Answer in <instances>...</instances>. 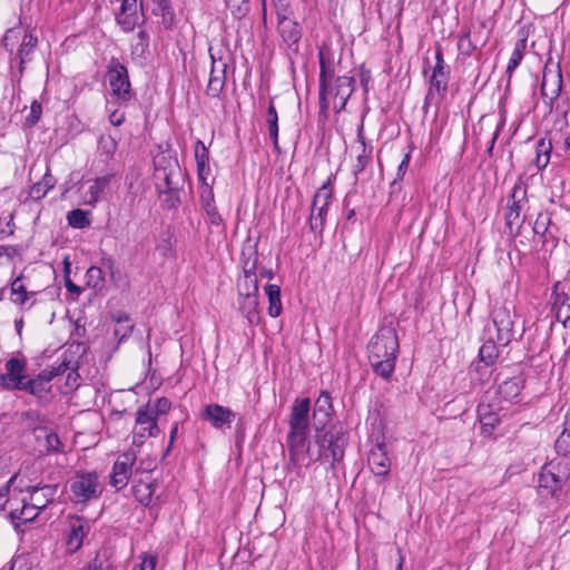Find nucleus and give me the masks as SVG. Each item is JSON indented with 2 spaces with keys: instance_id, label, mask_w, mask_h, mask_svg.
I'll return each instance as SVG.
<instances>
[{
  "instance_id": "1",
  "label": "nucleus",
  "mask_w": 570,
  "mask_h": 570,
  "mask_svg": "<svg viewBox=\"0 0 570 570\" xmlns=\"http://www.w3.org/2000/svg\"><path fill=\"white\" fill-rule=\"evenodd\" d=\"M309 411L311 400L308 397L296 399L291 407L287 448L289 462L297 468L308 465L309 463V461H307L309 453V444L307 441L309 433Z\"/></svg>"
},
{
  "instance_id": "2",
  "label": "nucleus",
  "mask_w": 570,
  "mask_h": 570,
  "mask_svg": "<svg viewBox=\"0 0 570 570\" xmlns=\"http://www.w3.org/2000/svg\"><path fill=\"white\" fill-rule=\"evenodd\" d=\"M399 346L396 331L390 326L380 328L368 343L371 367L385 381H390L395 371Z\"/></svg>"
},
{
  "instance_id": "3",
  "label": "nucleus",
  "mask_w": 570,
  "mask_h": 570,
  "mask_svg": "<svg viewBox=\"0 0 570 570\" xmlns=\"http://www.w3.org/2000/svg\"><path fill=\"white\" fill-rule=\"evenodd\" d=\"M70 501L75 504L87 505L98 500L104 491L99 475L96 471H76L69 482Z\"/></svg>"
},
{
  "instance_id": "4",
  "label": "nucleus",
  "mask_w": 570,
  "mask_h": 570,
  "mask_svg": "<svg viewBox=\"0 0 570 570\" xmlns=\"http://www.w3.org/2000/svg\"><path fill=\"white\" fill-rule=\"evenodd\" d=\"M18 478V474L12 475L9 481L0 488V509L9 505V514L13 522L28 523L33 521L42 511L31 504L30 498L23 497L20 500L21 507H18V500L9 498L10 485Z\"/></svg>"
},
{
  "instance_id": "5",
  "label": "nucleus",
  "mask_w": 570,
  "mask_h": 570,
  "mask_svg": "<svg viewBox=\"0 0 570 570\" xmlns=\"http://www.w3.org/2000/svg\"><path fill=\"white\" fill-rule=\"evenodd\" d=\"M107 78L111 88V95L119 105L126 106L135 98L128 69L117 58L110 59L107 68Z\"/></svg>"
},
{
  "instance_id": "6",
  "label": "nucleus",
  "mask_w": 570,
  "mask_h": 570,
  "mask_svg": "<svg viewBox=\"0 0 570 570\" xmlns=\"http://www.w3.org/2000/svg\"><path fill=\"white\" fill-rule=\"evenodd\" d=\"M333 200V188L331 178H328L315 193L311 206L308 218L309 229L313 233L322 235L328 212V206Z\"/></svg>"
},
{
  "instance_id": "7",
  "label": "nucleus",
  "mask_w": 570,
  "mask_h": 570,
  "mask_svg": "<svg viewBox=\"0 0 570 570\" xmlns=\"http://www.w3.org/2000/svg\"><path fill=\"white\" fill-rule=\"evenodd\" d=\"M570 476L568 463H549L541 469L539 474V489L552 498H559L562 487Z\"/></svg>"
},
{
  "instance_id": "8",
  "label": "nucleus",
  "mask_w": 570,
  "mask_h": 570,
  "mask_svg": "<svg viewBox=\"0 0 570 570\" xmlns=\"http://www.w3.org/2000/svg\"><path fill=\"white\" fill-rule=\"evenodd\" d=\"M450 72V66L445 63L442 48L438 45L435 47V65L429 78L430 88L425 97V104L429 99H433L435 95H438L440 99L446 96Z\"/></svg>"
},
{
  "instance_id": "9",
  "label": "nucleus",
  "mask_w": 570,
  "mask_h": 570,
  "mask_svg": "<svg viewBox=\"0 0 570 570\" xmlns=\"http://www.w3.org/2000/svg\"><path fill=\"white\" fill-rule=\"evenodd\" d=\"M562 83L563 80L560 62L554 65L552 58L550 57L543 68L541 82V95L542 97L549 99L547 104L549 105L550 109H552L553 102L559 98L561 94Z\"/></svg>"
},
{
  "instance_id": "10",
  "label": "nucleus",
  "mask_w": 570,
  "mask_h": 570,
  "mask_svg": "<svg viewBox=\"0 0 570 570\" xmlns=\"http://www.w3.org/2000/svg\"><path fill=\"white\" fill-rule=\"evenodd\" d=\"M209 56L212 59V70L206 94L212 98H218L225 88L226 71L232 58L228 53L226 57L217 55L213 48H209Z\"/></svg>"
},
{
  "instance_id": "11",
  "label": "nucleus",
  "mask_w": 570,
  "mask_h": 570,
  "mask_svg": "<svg viewBox=\"0 0 570 570\" xmlns=\"http://www.w3.org/2000/svg\"><path fill=\"white\" fill-rule=\"evenodd\" d=\"M92 524V520L82 515H69L67 518L66 547L69 553L72 554L80 550Z\"/></svg>"
},
{
  "instance_id": "12",
  "label": "nucleus",
  "mask_w": 570,
  "mask_h": 570,
  "mask_svg": "<svg viewBox=\"0 0 570 570\" xmlns=\"http://www.w3.org/2000/svg\"><path fill=\"white\" fill-rule=\"evenodd\" d=\"M346 442L347 440L344 433L333 431L325 432L318 441L321 456H324L327 461L331 460V465L334 468L335 464L340 463L344 458Z\"/></svg>"
},
{
  "instance_id": "13",
  "label": "nucleus",
  "mask_w": 570,
  "mask_h": 570,
  "mask_svg": "<svg viewBox=\"0 0 570 570\" xmlns=\"http://www.w3.org/2000/svg\"><path fill=\"white\" fill-rule=\"evenodd\" d=\"M355 90V79L348 76H338L334 79V82L328 85L326 90V99L332 97L333 108L336 112H341L345 109V106Z\"/></svg>"
},
{
  "instance_id": "14",
  "label": "nucleus",
  "mask_w": 570,
  "mask_h": 570,
  "mask_svg": "<svg viewBox=\"0 0 570 570\" xmlns=\"http://www.w3.org/2000/svg\"><path fill=\"white\" fill-rule=\"evenodd\" d=\"M515 313L507 306L497 307L492 313V321L497 328V341L507 346L514 338Z\"/></svg>"
},
{
  "instance_id": "15",
  "label": "nucleus",
  "mask_w": 570,
  "mask_h": 570,
  "mask_svg": "<svg viewBox=\"0 0 570 570\" xmlns=\"http://www.w3.org/2000/svg\"><path fill=\"white\" fill-rule=\"evenodd\" d=\"M4 366L6 373L0 375V385L7 391H18L28 376L26 358L11 357Z\"/></svg>"
},
{
  "instance_id": "16",
  "label": "nucleus",
  "mask_w": 570,
  "mask_h": 570,
  "mask_svg": "<svg viewBox=\"0 0 570 570\" xmlns=\"http://www.w3.org/2000/svg\"><path fill=\"white\" fill-rule=\"evenodd\" d=\"M144 3L140 0H121L120 11L116 16L117 23L125 32L132 31L144 21Z\"/></svg>"
},
{
  "instance_id": "17",
  "label": "nucleus",
  "mask_w": 570,
  "mask_h": 570,
  "mask_svg": "<svg viewBox=\"0 0 570 570\" xmlns=\"http://www.w3.org/2000/svg\"><path fill=\"white\" fill-rule=\"evenodd\" d=\"M318 61H320V96H318V105L320 112L326 115L330 108V101L326 99V90H328V85L334 82L335 77V66L334 62L326 59L325 51L320 49L318 51Z\"/></svg>"
},
{
  "instance_id": "18",
  "label": "nucleus",
  "mask_w": 570,
  "mask_h": 570,
  "mask_svg": "<svg viewBox=\"0 0 570 570\" xmlns=\"http://www.w3.org/2000/svg\"><path fill=\"white\" fill-rule=\"evenodd\" d=\"M24 491L28 494V498H30L31 504L45 510L56 500L59 491V483L45 482L41 480L38 483L26 485Z\"/></svg>"
},
{
  "instance_id": "19",
  "label": "nucleus",
  "mask_w": 570,
  "mask_h": 570,
  "mask_svg": "<svg viewBox=\"0 0 570 570\" xmlns=\"http://www.w3.org/2000/svg\"><path fill=\"white\" fill-rule=\"evenodd\" d=\"M135 461L136 453L134 451H127L119 455L114 463L110 484L117 490H120L128 484Z\"/></svg>"
},
{
  "instance_id": "20",
  "label": "nucleus",
  "mask_w": 570,
  "mask_h": 570,
  "mask_svg": "<svg viewBox=\"0 0 570 570\" xmlns=\"http://www.w3.org/2000/svg\"><path fill=\"white\" fill-rule=\"evenodd\" d=\"M483 29L484 27L480 26L469 29L459 36L458 50L460 55L470 57L476 49L482 48L487 43L488 37L482 35Z\"/></svg>"
},
{
  "instance_id": "21",
  "label": "nucleus",
  "mask_w": 570,
  "mask_h": 570,
  "mask_svg": "<svg viewBox=\"0 0 570 570\" xmlns=\"http://www.w3.org/2000/svg\"><path fill=\"white\" fill-rule=\"evenodd\" d=\"M235 416V413L229 407L216 403L207 404L202 414V417L205 421H208L215 429H222L225 425H229L234 421Z\"/></svg>"
},
{
  "instance_id": "22",
  "label": "nucleus",
  "mask_w": 570,
  "mask_h": 570,
  "mask_svg": "<svg viewBox=\"0 0 570 570\" xmlns=\"http://www.w3.org/2000/svg\"><path fill=\"white\" fill-rule=\"evenodd\" d=\"M277 30L289 49L294 52L298 50V42L302 38V29L299 24L289 17L277 19Z\"/></svg>"
},
{
  "instance_id": "23",
  "label": "nucleus",
  "mask_w": 570,
  "mask_h": 570,
  "mask_svg": "<svg viewBox=\"0 0 570 570\" xmlns=\"http://www.w3.org/2000/svg\"><path fill=\"white\" fill-rule=\"evenodd\" d=\"M332 414L333 404L331 394L327 391H321L313 410V419L316 430H323L330 422Z\"/></svg>"
},
{
  "instance_id": "24",
  "label": "nucleus",
  "mask_w": 570,
  "mask_h": 570,
  "mask_svg": "<svg viewBox=\"0 0 570 570\" xmlns=\"http://www.w3.org/2000/svg\"><path fill=\"white\" fill-rule=\"evenodd\" d=\"M179 170V165L176 160L174 163H169L167 167L156 166L155 176L157 179H163L165 184L164 189H161L159 185L157 186L160 195H174L179 190L178 183L176 181Z\"/></svg>"
},
{
  "instance_id": "25",
  "label": "nucleus",
  "mask_w": 570,
  "mask_h": 570,
  "mask_svg": "<svg viewBox=\"0 0 570 570\" xmlns=\"http://www.w3.org/2000/svg\"><path fill=\"white\" fill-rule=\"evenodd\" d=\"M525 380L522 376L505 380L499 385L497 394L508 403H519L521 401L520 395Z\"/></svg>"
},
{
  "instance_id": "26",
  "label": "nucleus",
  "mask_w": 570,
  "mask_h": 570,
  "mask_svg": "<svg viewBox=\"0 0 570 570\" xmlns=\"http://www.w3.org/2000/svg\"><path fill=\"white\" fill-rule=\"evenodd\" d=\"M368 465L375 475L386 476L390 473L391 462L384 444H377L370 451Z\"/></svg>"
},
{
  "instance_id": "27",
  "label": "nucleus",
  "mask_w": 570,
  "mask_h": 570,
  "mask_svg": "<svg viewBox=\"0 0 570 570\" xmlns=\"http://www.w3.org/2000/svg\"><path fill=\"white\" fill-rule=\"evenodd\" d=\"M154 3L153 14L159 17L158 23L165 29L170 30L175 24L176 14L171 6V0H151Z\"/></svg>"
},
{
  "instance_id": "28",
  "label": "nucleus",
  "mask_w": 570,
  "mask_h": 570,
  "mask_svg": "<svg viewBox=\"0 0 570 570\" xmlns=\"http://www.w3.org/2000/svg\"><path fill=\"white\" fill-rule=\"evenodd\" d=\"M194 156L197 165L198 179L205 183L210 175L209 151L200 139H197L195 142Z\"/></svg>"
},
{
  "instance_id": "29",
  "label": "nucleus",
  "mask_w": 570,
  "mask_h": 570,
  "mask_svg": "<svg viewBox=\"0 0 570 570\" xmlns=\"http://www.w3.org/2000/svg\"><path fill=\"white\" fill-rule=\"evenodd\" d=\"M157 417L151 409V403L138 407L136 412V425H148V434L150 438H157L160 434V429L157 424Z\"/></svg>"
},
{
  "instance_id": "30",
  "label": "nucleus",
  "mask_w": 570,
  "mask_h": 570,
  "mask_svg": "<svg viewBox=\"0 0 570 570\" xmlns=\"http://www.w3.org/2000/svg\"><path fill=\"white\" fill-rule=\"evenodd\" d=\"M258 295L239 296V311L246 317L249 325H258L261 322Z\"/></svg>"
},
{
  "instance_id": "31",
  "label": "nucleus",
  "mask_w": 570,
  "mask_h": 570,
  "mask_svg": "<svg viewBox=\"0 0 570 570\" xmlns=\"http://www.w3.org/2000/svg\"><path fill=\"white\" fill-rule=\"evenodd\" d=\"M37 45L38 38L31 32H26L16 56L11 59V61L19 59L20 73L23 72L24 63L29 61L30 53L36 49Z\"/></svg>"
},
{
  "instance_id": "32",
  "label": "nucleus",
  "mask_w": 570,
  "mask_h": 570,
  "mask_svg": "<svg viewBox=\"0 0 570 570\" xmlns=\"http://www.w3.org/2000/svg\"><path fill=\"white\" fill-rule=\"evenodd\" d=\"M478 415L482 434L490 436L495 426L500 423L499 415L492 412L491 406L487 404H480L478 406Z\"/></svg>"
},
{
  "instance_id": "33",
  "label": "nucleus",
  "mask_w": 570,
  "mask_h": 570,
  "mask_svg": "<svg viewBox=\"0 0 570 570\" xmlns=\"http://www.w3.org/2000/svg\"><path fill=\"white\" fill-rule=\"evenodd\" d=\"M552 153V141L550 138L541 137L535 142V157H534V166L538 171H542L547 168L550 163V157Z\"/></svg>"
},
{
  "instance_id": "34",
  "label": "nucleus",
  "mask_w": 570,
  "mask_h": 570,
  "mask_svg": "<svg viewBox=\"0 0 570 570\" xmlns=\"http://www.w3.org/2000/svg\"><path fill=\"white\" fill-rule=\"evenodd\" d=\"M57 180L51 175L50 168L47 170L40 181L35 183L29 191V197L33 200H40L56 186Z\"/></svg>"
},
{
  "instance_id": "35",
  "label": "nucleus",
  "mask_w": 570,
  "mask_h": 570,
  "mask_svg": "<svg viewBox=\"0 0 570 570\" xmlns=\"http://www.w3.org/2000/svg\"><path fill=\"white\" fill-rule=\"evenodd\" d=\"M357 140L361 144V151L356 157V163H355L354 169H353L354 175L356 177L367 167V165L370 164V161L372 159V153H373V147L367 146V144L365 142V137L363 135L362 127L358 129Z\"/></svg>"
},
{
  "instance_id": "36",
  "label": "nucleus",
  "mask_w": 570,
  "mask_h": 570,
  "mask_svg": "<svg viewBox=\"0 0 570 570\" xmlns=\"http://www.w3.org/2000/svg\"><path fill=\"white\" fill-rule=\"evenodd\" d=\"M499 357V348L492 338L487 340L479 350V361L473 365L479 371V364L483 363L484 366H492Z\"/></svg>"
},
{
  "instance_id": "37",
  "label": "nucleus",
  "mask_w": 570,
  "mask_h": 570,
  "mask_svg": "<svg viewBox=\"0 0 570 570\" xmlns=\"http://www.w3.org/2000/svg\"><path fill=\"white\" fill-rule=\"evenodd\" d=\"M265 294L268 297V315L277 317L281 315L283 306L281 302V287L275 284L265 286Z\"/></svg>"
},
{
  "instance_id": "38",
  "label": "nucleus",
  "mask_w": 570,
  "mask_h": 570,
  "mask_svg": "<svg viewBox=\"0 0 570 570\" xmlns=\"http://www.w3.org/2000/svg\"><path fill=\"white\" fill-rule=\"evenodd\" d=\"M155 489L156 484L154 482L139 481L132 485V494L141 505L148 507L153 500Z\"/></svg>"
},
{
  "instance_id": "39",
  "label": "nucleus",
  "mask_w": 570,
  "mask_h": 570,
  "mask_svg": "<svg viewBox=\"0 0 570 570\" xmlns=\"http://www.w3.org/2000/svg\"><path fill=\"white\" fill-rule=\"evenodd\" d=\"M266 122L268 125L269 137L273 141L274 149L279 151L278 145V114L273 99L269 100L266 112Z\"/></svg>"
},
{
  "instance_id": "40",
  "label": "nucleus",
  "mask_w": 570,
  "mask_h": 570,
  "mask_svg": "<svg viewBox=\"0 0 570 570\" xmlns=\"http://www.w3.org/2000/svg\"><path fill=\"white\" fill-rule=\"evenodd\" d=\"M18 391L27 392L39 400L45 399L50 392V386L45 385L41 381H38L36 376L29 377L24 380L22 385Z\"/></svg>"
},
{
  "instance_id": "41",
  "label": "nucleus",
  "mask_w": 570,
  "mask_h": 570,
  "mask_svg": "<svg viewBox=\"0 0 570 570\" xmlns=\"http://www.w3.org/2000/svg\"><path fill=\"white\" fill-rule=\"evenodd\" d=\"M10 294L11 302L19 306H23L28 302L29 297L33 295V293H30L26 289V286L22 284L21 275L11 282Z\"/></svg>"
},
{
  "instance_id": "42",
  "label": "nucleus",
  "mask_w": 570,
  "mask_h": 570,
  "mask_svg": "<svg viewBox=\"0 0 570 570\" xmlns=\"http://www.w3.org/2000/svg\"><path fill=\"white\" fill-rule=\"evenodd\" d=\"M527 47V39H520L515 42L511 57L509 59L505 73L508 75V85L510 83L513 71L521 63Z\"/></svg>"
},
{
  "instance_id": "43",
  "label": "nucleus",
  "mask_w": 570,
  "mask_h": 570,
  "mask_svg": "<svg viewBox=\"0 0 570 570\" xmlns=\"http://www.w3.org/2000/svg\"><path fill=\"white\" fill-rule=\"evenodd\" d=\"M524 203L520 200H511L508 205V210L505 214V226L509 228L510 233L513 232V226L520 228L523 219H520V214L523 208Z\"/></svg>"
},
{
  "instance_id": "44",
  "label": "nucleus",
  "mask_w": 570,
  "mask_h": 570,
  "mask_svg": "<svg viewBox=\"0 0 570 570\" xmlns=\"http://www.w3.org/2000/svg\"><path fill=\"white\" fill-rule=\"evenodd\" d=\"M70 368V362L63 360L59 365L51 366L42 370L36 377L41 381L45 385L48 384L57 376L65 374Z\"/></svg>"
},
{
  "instance_id": "45",
  "label": "nucleus",
  "mask_w": 570,
  "mask_h": 570,
  "mask_svg": "<svg viewBox=\"0 0 570 570\" xmlns=\"http://www.w3.org/2000/svg\"><path fill=\"white\" fill-rule=\"evenodd\" d=\"M237 289L239 296L258 295L257 276L243 275L238 278Z\"/></svg>"
},
{
  "instance_id": "46",
  "label": "nucleus",
  "mask_w": 570,
  "mask_h": 570,
  "mask_svg": "<svg viewBox=\"0 0 570 570\" xmlns=\"http://www.w3.org/2000/svg\"><path fill=\"white\" fill-rule=\"evenodd\" d=\"M110 180H111L110 175L96 178L94 184L88 189L89 197L87 199V203L96 204L99 200L101 194L105 191V189L109 185Z\"/></svg>"
},
{
  "instance_id": "47",
  "label": "nucleus",
  "mask_w": 570,
  "mask_h": 570,
  "mask_svg": "<svg viewBox=\"0 0 570 570\" xmlns=\"http://www.w3.org/2000/svg\"><path fill=\"white\" fill-rule=\"evenodd\" d=\"M86 286L94 288L96 291H100L104 286V272L98 266H91L87 269L86 273Z\"/></svg>"
},
{
  "instance_id": "48",
  "label": "nucleus",
  "mask_w": 570,
  "mask_h": 570,
  "mask_svg": "<svg viewBox=\"0 0 570 570\" xmlns=\"http://www.w3.org/2000/svg\"><path fill=\"white\" fill-rule=\"evenodd\" d=\"M234 19L240 20L249 12V0H225Z\"/></svg>"
},
{
  "instance_id": "49",
  "label": "nucleus",
  "mask_w": 570,
  "mask_h": 570,
  "mask_svg": "<svg viewBox=\"0 0 570 570\" xmlns=\"http://www.w3.org/2000/svg\"><path fill=\"white\" fill-rule=\"evenodd\" d=\"M410 160H411V150H409L404 155L403 159L399 164L396 177L390 185L391 194H394V193H397L401 190L400 181L404 178V176L409 169Z\"/></svg>"
},
{
  "instance_id": "50",
  "label": "nucleus",
  "mask_w": 570,
  "mask_h": 570,
  "mask_svg": "<svg viewBox=\"0 0 570 570\" xmlns=\"http://www.w3.org/2000/svg\"><path fill=\"white\" fill-rule=\"evenodd\" d=\"M68 224L73 228H86L90 225L87 212L82 209H72L67 215Z\"/></svg>"
},
{
  "instance_id": "51",
  "label": "nucleus",
  "mask_w": 570,
  "mask_h": 570,
  "mask_svg": "<svg viewBox=\"0 0 570 570\" xmlns=\"http://www.w3.org/2000/svg\"><path fill=\"white\" fill-rule=\"evenodd\" d=\"M109 560V552L107 549L101 548L97 550L94 559L87 562L80 570H104V567Z\"/></svg>"
},
{
  "instance_id": "52",
  "label": "nucleus",
  "mask_w": 570,
  "mask_h": 570,
  "mask_svg": "<svg viewBox=\"0 0 570 570\" xmlns=\"http://www.w3.org/2000/svg\"><path fill=\"white\" fill-rule=\"evenodd\" d=\"M149 49V35L145 30L137 33L136 41L131 46V52L137 56H145Z\"/></svg>"
},
{
  "instance_id": "53",
  "label": "nucleus",
  "mask_w": 570,
  "mask_h": 570,
  "mask_svg": "<svg viewBox=\"0 0 570 570\" xmlns=\"http://www.w3.org/2000/svg\"><path fill=\"white\" fill-rule=\"evenodd\" d=\"M9 570H39V568L31 558L21 554L11 560Z\"/></svg>"
},
{
  "instance_id": "54",
  "label": "nucleus",
  "mask_w": 570,
  "mask_h": 570,
  "mask_svg": "<svg viewBox=\"0 0 570 570\" xmlns=\"http://www.w3.org/2000/svg\"><path fill=\"white\" fill-rule=\"evenodd\" d=\"M199 197H200V205H202L203 209H207V208L216 206L213 188L207 183V180H205V183H202Z\"/></svg>"
},
{
  "instance_id": "55",
  "label": "nucleus",
  "mask_w": 570,
  "mask_h": 570,
  "mask_svg": "<svg viewBox=\"0 0 570 570\" xmlns=\"http://www.w3.org/2000/svg\"><path fill=\"white\" fill-rule=\"evenodd\" d=\"M558 454L567 456L570 454V431L563 430L560 436L557 439L554 444Z\"/></svg>"
},
{
  "instance_id": "56",
  "label": "nucleus",
  "mask_w": 570,
  "mask_h": 570,
  "mask_svg": "<svg viewBox=\"0 0 570 570\" xmlns=\"http://www.w3.org/2000/svg\"><path fill=\"white\" fill-rule=\"evenodd\" d=\"M45 433L46 450L47 452H59L62 449V443L59 436L53 432H47L45 429L40 430Z\"/></svg>"
},
{
  "instance_id": "57",
  "label": "nucleus",
  "mask_w": 570,
  "mask_h": 570,
  "mask_svg": "<svg viewBox=\"0 0 570 570\" xmlns=\"http://www.w3.org/2000/svg\"><path fill=\"white\" fill-rule=\"evenodd\" d=\"M257 261L256 252H250L247 258H243V275L257 276Z\"/></svg>"
},
{
  "instance_id": "58",
  "label": "nucleus",
  "mask_w": 570,
  "mask_h": 570,
  "mask_svg": "<svg viewBox=\"0 0 570 570\" xmlns=\"http://www.w3.org/2000/svg\"><path fill=\"white\" fill-rule=\"evenodd\" d=\"M156 250L160 253L161 256L168 257L169 254L173 250V244H171V234L170 233H164L160 236V239L158 240L156 245Z\"/></svg>"
},
{
  "instance_id": "59",
  "label": "nucleus",
  "mask_w": 570,
  "mask_h": 570,
  "mask_svg": "<svg viewBox=\"0 0 570 570\" xmlns=\"http://www.w3.org/2000/svg\"><path fill=\"white\" fill-rule=\"evenodd\" d=\"M277 19L292 16L291 0H272Z\"/></svg>"
},
{
  "instance_id": "60",
  "label": "nucleus",
  "mask_w": 570,
  "mask_h": 570,
  "mask_svg": "<svg viewBox=\"0 0 570 570\" xmlns=\"http://www.w3.org/2000/svg\"><path fill=\"white\" fill-rule=\"evenodd\" d=\"M23 246L21 245H0V258L6 257L8 261H13L14 257L21 256Z\"/></svg>"
},
{
  "instance_id": "61",
  "label": "nucleus",
  "mask_w": 570,
  "mask_h": 570,
  "mask_svg": "<svg viewBox=\"0 0 570 570\" xmlns=\"http://www.w3.org/2000/svg\"><path fill=\"white\" fill-rule=\"evenodd\" d=\"M42 107L37 100H33L30 106V112L26 118V122L29 126H35L41 118Z\"/></svg>"
},
{
  "instance_id": "62",
  "label": "nucleus",
  "mask_w": 570,
  "mask_h": 570,
  "mask_svg": "<svg viewBox=\"0 0 570 570\" xmlns=\"http://www.w3.org/2000/svg\"><path fill=\"white\" fill-rule=\"evenodd\" d=\"M171 407V402L167 397L156 399L151 404L153 412L158 419L159 415L166 414Z\"/></svg>"
},
{
  "instance_id": "63",
  "label": "nucleus",
  "mask_w": 570,
  "mask_h": 570,
  "mask_svg": "<svg viewBox=\"0 0 570 570\" xmlns=\"http://www.w3.org/2000/svg\"><path fill=\"white\" fill-rule=\"evenodd\" d=\"M18 28H10L7 30V32L4 33L3 38H2V45L4 47V49L12 53L13 51V46H14V42L16 40L18 39Z\"/></svg>"
},
{
  "instance_id": "64",
  "label": "nucleus",
  "mask_w": 570,
  "mask_h": 570,
  "mask_svg": "<svg viewBox=\"0 0 570 570\" xmlns=\"http://www.w3.org/2000/svg\"><path fill=\"white\" fill-rule=\"evenodd\" d=\"M157 564V558L154 556L145 554L141 557V562L135 564L132 570H155Z\"/></svg>"
}]
</instances>
